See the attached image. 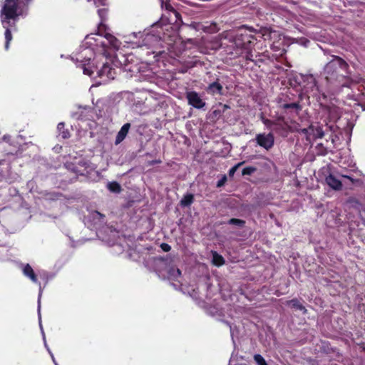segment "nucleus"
<instances>
[{"label":"nucleus","mask_w":365,"mask_h":365,"mask_svg":"<svg viewBox=\"0 0 365 365\" xmlns=\"http://www.w3.org/2000/svg\"><path fill=\"white\" fill-rule=\"evenodd\" d=\"M100 32L101 28H98V33L87 35L78 51L72 56V60L77 63V66L82 68L85 75L89 76H93V71L91 66L89 68L86 66V62L93 58L94 53L96 52L106 55L109 48L118 49L120 44V41L110 34H103Z\"/></svg>","instance_id":"1"},{"label":"nucleus","mask_w":365,"mask_h":365,"mask_svg":"<svg viewBox=\"0 0 365 365\" xmlns=\"http://www.w3.org/2000/svg\"><path fill=\"white\" fill-rule=\"evenodd\" d=\"M30 0H6L1 11V21L5 31V49L9 48L10 41L12 40V35L9 29L10 27L15 26L19 16L21 13L19 11V5L20 4H27Z\"/></svg>","instance_id":"2"},{"label":"nucleus","mask_w":365,"mask_h":365,"mask_svg":"<svg viewBox=\"0 0 365 365\" xmlns=\"http://www.w3.org/2000/svg\"><path fill=\"white\" fill-rule=\"evenodd\" d=\"M160 41V37L148 32H133L125 36V42L132 44L133 47L155 46Z\"/></svg>","instance_id":"3"},{"label":"nucleus","mask_w":365,"mask_h":365,"mask_svg":"<svg viewBox=\"0 0 365 365\" xmlns=\"http://www.w3.org/2000/svg\"><path fill=\"white\" fill-rule=\"evenodd\" d=\"M296 81L305 93H312L313 96L319 93V89L317 84L316 78L313 75L299 74L296 76Z\"/></svg>","instance_id":"4"},{"label":"nucleus","mask_w":365,"mask_h":365,"mask_svg":"<svg viewBox=\"0 0 365 365\" xmlns=\"http://www.w3.org/2000/svg\"><path fill=\"white\" fill-rule=\"evenodd\" d=\"M349 65L341 58L334 56L324 67V72L327 75V79L334 77L340 71H345L347 73Z\"/></svg>","instance_id":"5"},{"label":"nucleus","mask_w":365,"mask_h":365,"mask_svg":"<svg viewBox=\"0 0 365 365\" xmlns=\"http://www.w3.org/2000/svg\"><path fill=\"white\" fill-rule=\"evenodd\" d=\"M86 66L89 68L91 67L93 73L96 71L97 76L101 78H106L108 80L113 79L115 78V69L110 67V65L108 63H104L102 68L98 70L97 67L94 65V63H91L90 61L86 62Z\"/></svg>","instance_id":"6"},{"label":"nucleus","mask_w":365,"mask_h":365,"mask_svg":"<svg viewBox=\"0 0 365 365\" xmlns=\"http://www.w3.org/2000/svg\"><path fill=\"white\" fill-rule=\"evenodd\" d=\"M255 140L257 143L262 148L269 150L271 149L274 143V138L272 133H259L256 135Z\"/></svg>","instance_id":"7"},{"label":"nucleus","mask_w":365,"mask_h":365,"mask_svg":"<svg viewBox=\"0 0 365 365\" xmlns=\"http://www.w3.org/2000/svg\"><path fill=\"white\" fill-rule=\"evenodd\" d=\"M186 98L188 104L197 109H202L205 106V102L202 99L200 94L195 91L187 92Z\"/></svg>","instance_id":"8"},{"label":"nucleus","mask_w":365,"mask_h":365,"mask_svg":"<svg viewBox=\"0 0 365 365\" xmlns=\"http://www.w3.org/2000/svg\"><path fill=\"white\" fill-rule=\"evenodd\" d=\"M302 132L305 134H312L314 138H322L324 135L322 128L319 125H312L309 126V129H303Z\"/></svg>","instance_id":"9"},{"label":"nucleus","mask_w":365,"mask_h":365,"mask_svg":"<svg viewBox=\"0 0 365 365\" xmlns=\"http://www.w3.org/2000/svg\"><path fill=\"white\" fill-rule=\"evenodd\" d=\"M89 220L93 224V226L97 228L104 223L105 215L98 211H93L89 215Z\"/></svg>","instance_id":"10"},{"label":"nucleus","mask_w":365,"mask_h":365,"mask_svg":"<svg viewBox=\"0 0 365 365\" xmlns=\"http://www.w3.org/2000/svg\"><path fill=\"white\" fill-rule=\"evenodd\" d=\"M130 128V124L129 123H125L121 127V128L117 133V135L115 138V145L120 143L125 138L126 135L128 133Z\"/></svg>","instance_id":"11"},{"label":"nucleus","mask_w":365,"mask_h":365,"mask_svg":"<svg viewBox=\"0 0 365 365\" xmlns=\"http://www.w3.org/2000/svg\"><path fill=\"white\" fill-rule=\"evenodd\" d=\"M325 181L330 187L335 190H339L342 187L341 182L336 179L333 175H328Z\"/></svg>","instance_id":"12"},{"label":"nucleus","mask_w":365,"mask_h":365,"mask_svg":"<svg viewBox=\"0 0 365 365\" xmlns=\"http://www.w3.org/2000/svg\"><path fill=\"white\" fill-rule=\"evenodd\" d=\"M326 110L328 115V118L331 122H335L339 119L341 113L339 108L335 106H329L326 108Z\"/></svg>","instance_id":"13"},{"label":"nucleus","mask_w":365,"mask_h":365,"mask_svg":"<svg viewBox=\"0 0 365 365\" xmlns=\"http://www.w3.org/2000/svg\"><path fill=\"white\" fill-rule=\"evenodd\" d=\"M42 293H43V288L41 287V286L40 285L39 286V292H38V322H39V327L41 328V333L43 334V340H44V345L46 346V348L48 349H49L48 347V345L46 344V339H45V334H44V332H43V327H42V324H41V296H42Z\"/></svg>","instance_id":"14"},{"label":"nucleus","mask_w":365,"mask_h":365,"mask_svg":"<svg viewBox=\"0 0 365 365\" xmlns=\"http://www.w3.org/2000/svg\"><path fill=\"white\" fill-rule=\"evenodd\" d=\"M279 108L284 110H289L293 114H297L301 109V106L298 103H282L279 105Z\"/></svg>","instance_id":"15"},{"label":"nucleus","mask_w":365,"mask_h":365,"mask_svg":"<svg viewBox=\"0 0 365 365\" xmlns=\"http://www.w3.org/2000/svg\"><path fill=\"white\" fill-rule=\"evenodd\" d=\"M181 272L178 268L170 267L167 270V277L169 280L173 281H178V279L180 278Z\"/></svg>","instance_id":"16"},{"label":"nucleus","mask_w":365,"mask_h":365,"mask_svg":"<svg viewBox=\"0 0 365 365\" xmlns=\"http://www.w3.org/2000/svg\"><path fill=\"white\" fill-rule=\"evenodd\" d=\"M222 91V86L217 81L210 83L207 88V91L212 95L220 94Z\"/></svg>","instance_id":"17"},{"label":"nucleus","mask_w":365,"mask_h":365,"mask_svg":"<svg viewBox=\"0 0 365 365\" xmlns=\"http://www.w3.org/2000/svg\"><path fill=\"white\" fill-rule=\"evenodd\" d=\"M23 273L25 276L29 277L33 282H34V283L37 282V278L34 272V269L29 264H26L24 267Z\"/></svg>","instance_id":"18"},{"label":"nucleus","mask_w":365,"mask_h":365,"mask_svg":"<svg viewBox=\"0 0 365 365\" xmlns=\"http://www.w3.org/2000/svg\"><path fill=\"white\" fill-rule=\"evenodd\" d=\"M287 304L292 307L302 311L303 312H305L307 311L305 307L297 299H293L290 301H288Z\"/></svg>","instance_id":"19"},{"label":"nucleus","mask_w":365,"mask_h":365,"mask_svg":"<svg viewBox=\"0 0 365 365\" xmlns=\"http://www.w3.org/2000/svg\"><path fill=\"white\" fill-rule=\"evenodd\" d=\"M283 120L282 118H279L277 120L273 121L269 119L263 120V124L268 128L272 129V126H281V121Z\"/></svg>","instance_id":"20"},{"label":"nucleus","mask_w":365,"mask_h":365,"mask_svg":"<svg viewBox=\"0 0 365 365\" xmlns=\"http://www.w3.org/2000/svg\"><path fill=\"white\" fill-rule=\"evenodd\" d=\"M65 125L63 123H59L57 126V130L59 135H61L63 138L66 139L70 137L69 132L64 128Z\"/></svg>","instance_id":"21"},{"label":"nucleus","mask_w":365,"mask_h":365,"mask_svg":"<svg viewBox=\"0 0 365 365\" xmlns=\"http://www.w3.org/2000/svg\"><path fill=\"white\" fill-rule=\"evenodd\" d=\"M194 200V196L192 194H187L185 195L180 200V205L182 207L190 206Z\"/></svg>","instance_id":"22"},{"label":"nucleus","mask_w":365,"mask_h":365,"mask_svg":"<svg viewBox=\"0 0 365 365\" xmlns=\"http://www.w3.org/2000/svg\"><path fill=\"white\" fill-rule=\"evenodd\" d=\"M108 188L113 192H120L121 190L120 185L116 182H109L108 184Z\"/></svg>","instance_id":"23"},{"label":"nucleus","mask_w":365,"mask_h":365,"mask_svg":"<svg viewBox=\"0 0 365 365\" xmlns=\"http://www.w3.org/2000/svg\"><path fill=\"white\" fill-rule=\"evenodd\" d=\"M228 223L230 225H235L242 227L244 226L245 222L242 220L232 218L229 220Z\"/></svg>","instance_id":"24"},{"label":"nucleus","mask_w":365,"mask_h":365,"mask_svg":"<svg viewBox=\"0 0 365 365\" xmlns=\"http://www.w3.org/2000/svg\"><path fill=\"white\" fill-rule=\"evenodd\" d=\"M254 360L257 365H267L265 359L260 354H255L254 356Z\"/></svg>","instance_id":"25"},{"label":"nucleus","mask_w":365,"mask_h":365,"mask_svg":"<svg viewBox=\"0 0 365 365\" xmlns=\"http://www.w3.org/2000/svg\"><path fill=\"white\" fill-rule=\"evenodd\" d=\"M213 263L217 266L222 265L224 263V259L222 256L215 253L213 255Z\"/></svg>","instance_id":"26"},{"label":"nucleus","mask_w":365,"mask_h":365,"mask_svg":"<svg viewBox=\"0 0 365 365\" xmlns=\"http://www.w3.org/2000/svg\"><path fill=\"white\" fill-rule=\"evenodd\" d=\"M107 13L108 10L106 8L98 9V14L101 19V22H103L106 19ZM101 25H102V23H101Z\"/></svg>","instance_id":"27"},{"label":"nucleus","mask_w":365,"mask_h":365,"mask_svg":"<svg viewBox=\"0 0 365 365\" xmlns=\"http://www.w3.org/2000/svg\"><path fill=\"white\" fill-rule=\"evenodd\" d=\"M235 44L237 46V50H236V52H235V56H239V55L242 54V50L244 44L240 43V42H239L238 39H237L235 41Z\"/></svg>","instance_id":"28"},{"label":"nucleus","mask_w":365,"mask_h":365,"mask_svg":"<svg viewBox=\"0 0 365 365\" xmlns=\"http://www.w3.org/2000/svg\"><path fill=\"white\" fill-rule=\"evenodd\" d=\"M245 163V162H241L233 166L230 170H229V175L233 176L237 170Z\"/></svg>","instance_id":"29"},{"label":"nucleus","mask_w":365,"mask_h":365,"mask_svg":"<svg viewBox=\"0 0 365 365\" xmlns=\"http://www.w3.org/2000/svg\"><path fill=\"white\" fill-rule=\"evenodd\" d=\"M256 170V168H254V167H247V168H245L243 170H242V175H251L252 173H253Z\"/></svg>","instance_id":"30"},{"label":"nucleus","mask_w":365,"mask_h":365,"mask_svg":"<svg viewBox=\"0 0 365 365\" xmlns=\"http://www.w3.org/2000/svg\"><path fill=\"white\" fill-rule=\"evenodd\" d=\"M91 0H88V1H91ZM94 4L98 7L99 6H106L107 5V0H93Z\"/></svg>","instance_id":"31"},{"label":"nucleus","mask_w":365,"mask_h":365,"mask_svg":"<svg viewBox=\"0 0 365 365\" xmlns=\"http://www.w3.org/2000/svg\"><path fill=\"white\" fill-rule=\"evenodd\" d=\"M227 180V178L226 176H224L222 179H220L217 183V187H222V185H224L225 181Z\"/></svg>","instance_id":"32"},{"label":"nucleus","mask_w":365,"mask_h":365,"mask_svg":"<svg viewBox=\"0 0 365 365\" xmlns=\"http://www.w3.org/2000/svg\"><path fill=\"white\" fill-rule=\"evenodd\" d=\"M161 248L163 249V251L165 252H168L170 250L171 247L169 245L166 244V243H163L161 245Z\"/></svg>","instance_id":"33"},{"label":"nucleus","mask_w":365,"mask_h":365,"mask_svg":"<svg viewBox=\"0 0 365 365\" xmlns=\"http://www.w3.org/2000/svg\"><path fill=\"white\" fill-rule=\"evenodd\" d=\"M80 165H85L86 166V169L87 168H90V169H92L93 168H91L90 163H88V162H85V161H81L80 163Z\"/></svg>","instance_id":"34"},{"label":"nucleus","mask_w":365,"mask_h":365,"mask_svg":"<svg viewBox=\"0 0 365 365\" xmlns=\"http://www.w3.org/2000/svg\"><path fill=\"white\" fill-rule=\"evenodd\" d=\"M48 353L50 354L51 356V359H52V361L54 363L55 365H58L54 358V356L53 354H52V352L51 351L50 349H48Z\"/></svg>","instance_id":"35"},{"label":"nucleus","mask_w":365,"mask_h":365,"mask_svg":"<svg viewBox=\"0 0 365 365\" xmlns=\"http://www.w3.org/2000/svg\"><path fill=\"white\" fill-rule=\"evenodd\" d=\"M252 56H252V54L250 52H247V54H246L245 58H246L247 60L253 61Z\"/></svg>","instance_id":"36"},{"label":"nucleus","mask_w":365,"mask_h":365,"mask_svg":"<svg viewBox=\"0 0 365 365\" xmlns=\"http://www.w3.org/2000/svg\"><path fill=\"white\" fill-rule=\"evenodd\" d=\"M72 116L76 118V119H81V114H78V113H73L72 114Z\"/></svg>","instance_id":"37"},{"label":"nucleus","mask_w":365,"mask_h":365,"mask_svg":"<svg viewBox=\"0 0 365 365\" xmlns=\"http://www.w3.org/2000/svg\"><path fill=\"white\" fill-rule=\"evenodd\" d=\"M259 118H260V120H262V123H263V120H266V119H267V118L264 116L263 113H261V114H260Z\"/></svg>","instance_id":"38"},{"label":"nucleus","mask_w":365,"mask_h":365,"mask_svg":"<svg viewBox=\"0 0 365 365\" xmlns=\"http://www.w3.org/2000/svg\"><path fill=\"white\" fill-rule=\"evenodd\" d=\"M198 26L197 24L196 23H192L190 24V26H192V28H194L195 29H197V26Z\"/></svg>","instance_id":"39"},{"label":"nucleus","mask_w":365,"mask_h":365,"mask_svg":"<svg viewBox=\"0 0 365 365\" xmlns=\"http://www.w3.org/2000/svg\"><path fill=\"white\" fill-rule=\"evenodd\" d=\"M342 177L345 178H347V179L350 180L351 182H353V179L350 176L343 175Z\"/></svg>","instance_id":"40"},{"label":"nucleus","mask_w":365,"mask_h":365,"mask_svg":"<svg viewBox=\"0 0 365 365\" xmlns=\"http://www.w3.org/2000/svg\"><path fill=\"white\" fill-rule=\"evenodd\" d=\"M363 81L364 83V87H365V80H362L361 78L360 79H355L354 81L356 82V83H359L360 81Z\"/></svg>","instance_id":"41"},{"label":"nucleus","mask_w":365,"mask_h":365,"mask_svg":"<svg viewBox=\"0 0 365 365\" xmlns=\"http://www.w3.org/2000/svg\"><path fill=\"white\" fill-rule=\"evenodd\" d=\"M8 139H9V137H8V136H6V135H4V140H7Z\"/></svg>","instance_id":"42"},{"label":"nucleus","mask_w":365,"mask_h":365,"mask_svg":"<svg viewBox=\"0 0 365 365\" xmlns=\"http://www.w3.org/2000/svg\"><path fill=\"white\" fill-rule=\"evenodd\" d=\"M329 127L330 130H333V128H334V125H329Z\"/></svg>","instance_id":"43"},{"label":"nucleus","mask_w":365,"mask_h":365,"mask_svg":"<svg viewBox=\"0 0 365 365\" xmlns=\"http://www.w3.org/2000/svg\"><path fill=\"white\" fill-rule=\"evenodd\" d=\"M83 109H84L85 110H88V109H89V108H88V107H84V108H83Z\"/></svg>","instance_id":"44"},{"label":"nucleus","mask_w":365,"mask_h":365,"mask_svg":"<svg viewBox=\"0 0 365 365\" xmlns=\"http://www.w3.org/2000/svg\"><path fill=\"white\" fill-rule=\"evenodd\" d=\"M276 127H277V128H275V130H277V128H281V127H282V125H281V126H276Z\"/></svg>","instance_id":"45"}]
</instances>
